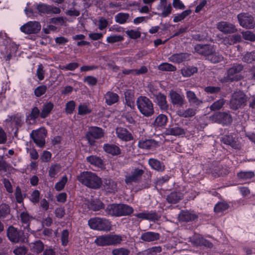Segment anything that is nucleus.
Instances as JSON below:
<instances>
[{
  "label": "nucleus",
  "mask_w": 255,
  "mask_h": 255,
  "mask_svg": "<svg viewBox=\"0 0 255 255\" xmlns=\"http://www.w3.org/2000/svg\"><path fill=\"white\" fill-rule=\"evenodd\" d=\"M192 12L191 9H187L182 11L180 13H178L174 15L173 21L174 22H178L183 20L186 16L190 15Z\"/></svg>",
  "instance_id": "f704fd0d"
},
{
  "label": "nucleus",
  "mask_w": 255,
  "mask_h": 255,
  "mask_svg": "<svg viewBox=\"0 0 255 255\" xmlns=\"http://www.w3.org/2000/svg\"><path fill=\"white\" fill-rule=\"evenodd\" d=\"M217 27L219 31L224 34H230L237 31L236 27L232 23L222 21L217 24Z\"/></svg>",
  "instance_id": "ddd939ff"
},
{
  "label": "nucleus",
  "mask_w": 255,
  "mask_h": 255,
  "mask_svg": "<svg viewBox=\"0 0 255 255\" xmlns=\"http://www.w3.org/2000/svg\"><path fill=\"white\" fill-rule=\"evenodd\" d=\"M197 71V69L195 67H186L181 70V73L183 76L188 77L191 76Z\"/></svg>",
  "instance_id": "79ce46f5"
},
{
  "label": "nucleus",
  "mask_w": 255,
  "mask_h": 255,
  "mask_svg": "<svg viewBox=\"0 0 255 255\" xmlns=\"http://www.w3.org/2000/svg\"><path fill=\"white\" fill-rule=\"evenodd\" d=\"M136 105L138 110L143 116L148 117L154 114L153 104L147 97L141 96L138 98Z\"/></svg>",
  "instance_id": "7ed1b4c3"
},
{
  "label": "nucleus",
  "mask_w": 255,
  "mask_h": 255,
  "mask_svg": "<svg viewBox=\"0 0 255 255\" xmlns=\"http://www.w3.org/2000/svg\"><path fill=\"white\" fill-rule=\"evenodd\" d=\"M123 40L124 37L120 35H111L107 37V42L110 43L122 41Z\"/></svg>",
  "instance_id": "5fc2aeb1"
},
{
  "label": "nucleus",
  "mask_w": 255,
  "mask_h": 255,
  "mask_svg": "<svg viewBox=\"0 0 255 255\" xmlns=\"http://www.w3.org/2000/svg\"><path fill=\"white\" fill-rule=\"evenodd\" d=\"M156 102L161 110H166L168 109V105L166 101V97L163 94L159 93L156 95Z\"/></svg>",
  "instance_id": "a211bd4d"
},
{
  "label": "nucleus",
  "mask_w": 255,
  "mask_h": 255,
  "mask_svg": "<svg viewBox=\"0 0 255 255\" xmlns=\"http://www.w3.org/2000/svg\"><path fill=\"white\" fill-rule=\"evenodd\" d=\"M41 29V25L37 21H29L20 27V31L27 34H34Z\"/></svg>",
  "instance_id": "1a4fd4ad"
},
{
  "label": "nucleus",
  "mask_w": 255,
  "mask_h": 255,
  "mask_svg": "<svg viewBox=\"0 0 255 255\" xmlns=\"http://www.w3.org/2000/svg\"><path fill=\"white\" fill-rule=\"evenodd\" d=\"M136 217L139 218L147 219L149 220H154L156 219L157 216L153 212H143L137 214Z\"/></svg>",
  "instance_id": "ea45409f"
},
{
  "label": "nucleus",
  "mask_w": 255,
  "mask_h": 255,
  "mask_svg": "<svg viewBox=\"0 0 255 255\" xmlns=\"http://www.w3.org/2000/svg\"><path fill=\"white\" fill-rule=\"evenodd\" d=\"M76 103L74 101H69L66 104L65 112L67 114H71L73 112Z\"/></svg>",
  "instance_id": "6e6d98bb"
},
{
  "label": "nucleus",
  "mask_w": 255,
  "mask_h": 255,
  "mask_svg": "<svg viewBox=\"0 0 255 255\" xmlns=\"http://www.w3.org/2000/svg\"><path fill=\"white\" fill-rule=\"evenodd\" d=\"M166 131L168 134L173 135H180L185 134L184 130L178 127L168 128Z\"/></svg>",
  "instance_id": "58836bf2"
},
{
  "label": "nucleus",
  "mask_w": 255,
  "mask_h": 255,
  "mask_svg": "<svg viewBox=\"0 0 255 255\" xmlns=\"http://www.w3.org/2000/svg\"><path fill=\"white\" fill-rule=\"evenodd\" d=\"M22 233L18 231L13 227L8 228L7 231V235L9 240L13 243L24 242V239L22 237Z\"/></svg>",
  "instance_id": "9b49d317"
},
{
  "label": "nucleus",
  "mask_w": 255,
  "mask_h": 255,
  "mask_svg": "<svg viewBox=\"0 0 255 255\" xmlns=\"http://www.w3.org/2000/svg\"><path fill=\"white\" fill-rule=\"evenodd\" d=\"M182 194L179 192H173L168 196L167 200L168 202L175 204L178 202L182 197Z\"/></svg>",
  "instance_id": "c9c22d12"
},
{
  "label": "nucleus",
  "mask_w": 255,
  "mask_h": 255,
  "mask_svg": "<svg viewBox=\"0 0 255 255\" xmlns=\"http://www.w3.org/2000/svg\"><path fill=\"white\" fill-rule=\"evenodd\" d=\"M88 207L94 211H98L103 207V204L100 200H96L90 202Z\"/></svg>",
  "instance_id": "a18cd8bd"
},
{
  "label": "nucleus",
  "mask_w": 255,
  "mask_h": 255,
  "mask_svg": "<svg viewBox=\"0 0 255 255\" xmlns=\"http://www.w3.org/2000/svg\"><path fill=\"white\" fill-rule=\"evenodd\" d=\"M207 58L213 63H217L221 61L223 59V57L217 53H212L210 54Z\"/></svg>",
  "instance_id": "bf43d9fd"
},
{
  "label": "nucleus",
  "mask_w": 255,
  "mask_h": 255,
  "mask_svg": "<svg viewBox=\"0 0 255 255\" xmlns=\"http://www.w3.org/2000/svg\"><path fill=\"white\" fill-rule=\"evenodd\" d=\"M129 20V14L128 13L121 12L115 16L116 22L123 24L128 22Z\"/></svg>",
  "instance_id": "c756f323"
},
{
  "label": "nucleus",
  "mask_w": 255,
  "mask_h": 255,
  "mask_svg": "<svg viewBox=\"0 0 255 255\" xmlns=\"http://www.w3.org/2000/svg\"><path fill=\"white\" fill-rule=\"evenodd\" d=\"M78 114L85 115L91 112V108L86 104H81L78 106Z\"/></svg>",
  "instance_id": "de8ad7c7"
},
{
  "label": "nucleus",
  "mask_w": 255,
  "mask_h": 255,
  "mask_svg": "<svg viewBox=\"0 0 255 255\" xmlns=\"http://www.w3.org/2000/svg\"><path fill=\"white\" fill-rule=\"evenodd\" d=\"M78 181L85 186L93 189L100 188L102 181L96 173L91 171H83L77 176Z\"/></svg>",
  "instance_id": "f257e3e1"
},
{
  "label": "nucleus",
  "mask_w": 255,
  "mask_h": 255,
  "mask_svg": "<svg viewBox=\"0 0 255 255\" xmlns=\"http://www.w3.org/2000/svg\"><path fill=\"white\" fill-rule=\"evenodd\" d=\"M110 245L120 244L123 240V237L118 235H108Z\"/></svg>",
  "instance_id": "c03bdc74"
},
{
  "label": "nucleus",
  "mask_w": 255,
  "mask_h": 255,
  "mask_svg": "<svg viewBox=\"0 0 255 255\" xmlns=\"http://www.w3.org/2000/svg\"><path fill=\"white\" fill-rule=\"evenodd\" d=\"M167 120L168 119L166 116L160 114L155 118L154 125L156 127L164 126L166 124Z\"/></svg>",
  "instance_id": "72a5a7b5"
},
{
  "label": "nucleus",
  "mask_w": 255,
  "mask_h": 255,
  "mask_svg": "<svg viewBox=\"0 0 255 255\" xmlns=\"http://www.w3.org/2000/svg\"><path fill=\"white\" fill-rule=\"evenodd\" d=\"M35 7L38 12L41 13H49L50 10V7L45 4H37Z\"/></svg>",
  "instance_id": "13d9d810"
},
{
  "label": "nucleus",
  "mask_w": 255,
  "mask_h": 255,
  "mask_svg": "<svg viewBox=\"0 0 255 255\" xmlns=\"http://www.w3.org/2000/svg\"><path fill=\"white\" fill-rule=\"evenodd\" d=\"M143 173L144 169L142 167L132 168L127 173L126 176V183L128 184L138 181L141 178Z\"/></svg>",
  "instance_id": "0eeeda50"
},
{
  "label": "nucleus",
  "mask_w": 255,
  "mask_h": 255,
  "mask_svg": "<svg viewBox=\"0 0 255 255\" xmlns=\"http://www.w3.org/2000/svg\"><path fill=\"white\" fill-rule=\"evenodd\" d=\"M105 99L106 104L111 106L116 103L119 99L118 95L113 92L109 91L105 95Z\"/></svg>",
  "instance_id": "6ab92c4d"
},
{
  "label": "nucleus",
  "mask_w": 255,
  "mask_h": 255,
  "mask_svg": "<svg viewBox=\"0 0 255 255\" xmlns=\"http://www.w3.org/2000/svg\"><path fill=\"white\" fill-rule=\"evenodd\" d=\"M46 133L45 128H40L37 130H33L30 133V136L37 145L42 147L45 145Z\"/></svg>",
  "instance_id": "6e6552de"
},
{
  "label": "nucleus",
  "mask_w": 255,
  "mask_h": 255,
  "mask_svg": "<svg viewBox=\"0 0 255 255\" xmlns=\"http://www.w3.org/2000/svg\"><path fill=\"white\" fill-rule=\"evenodd\" d=\"M189 59V55L187 53L175 54L171 56L169 58L170 61L175 63H181L188 60Z\"/></svg>",
  "instance_id": "5701e85b"
},
{
  "label": "nucleus",
  "mask_w": 255,
  "mask_h": 255,
  "mask_svg": "<svg viewBox=\"0 0 255 255\" xmlns=\"http://www.w3.org/2000/svg\"><path fill=\"white\" fill-rule=\"evenodd\" d=\"M116 133L118 137L125 141H128L132 139V136L126 128H118L116 130Z\"/></svg>",
  "instance_id": "f3484780"
},
{
  "label": "nucleus",
  "mask_w": 255,
  "mask_h": 255,
  "mask_svg": "<svg viewBox=\"0 0 255 255\" xmlns=\"http://www.w3.org/2000/svg\"><path fill=\"white\" fill-rule=\"evenodd\" d=\"M157 11L154 14L161 17L169 16L172 13L173 8L171 4L167 0H160L156 7Z\"/></svg>",
  "instance_id": "39448f33"
},
{
  "label": "nucleus",
  "mask_w": 255,
  "mask_h": 255,
  "mask_svg": "<svg viewBox=\"0 0 255 255\" xmlns=\"http://www.w3.org/2000/svg\"><path fill=\"white\" fill-rule=\"evenodd\" d=\"M95 243L100 246H109V236H100L95 240Z\"/></svg>",
  "instance_id": "4c0bfd02"
},
{
  "label": "nucleus",
  "mask_w": 255,
  "mask_h": 255,
  "mask_svg": "<svg viewBox=\"0 0 255 255\" xmlns=\"http://www.w3.org/2000/svg\"><path fill=\"white\" fill-rule=\"evenodd\" d=\"M148 164L152 169L158 171H162L164 170L163 164L156 159L153 158L149 159Z\"/></svg>",
  "instance_id": "cd10ccee"
},
{
  "label": "nucleus",
  "mask_w": 255,
  "mask_h": 255,
  "mask_svg": "<svg viewBox=\"0 0 255 255\" xmlns=\"http://www.w3.org/2000/svg\"><path fill=\"white\" fill-rule=\"evenodd\" d=\"M243 60L247 63H252L255 61V52H247L243 56Z\"/></svg>",
  "instance_id": "864d4df0"
},
{
  "label": "nucleus",
  "mask_w": 255,
  "mask_h": 255,
  "mask_svg": "<svg viewBox=\"0 0 255 255\" xmlns=\"http://www.w3.org/2000/svg\"><path fill=\"white\" fill-rule=\"evenodd\" d=\"M69 233L67 230H64L62 233L61 241L63 246H65L68 243Z\"/></svg>",
  "instance_id": "774afa93"
},
{
  "label": "nucleus",
  "mask_w": 255,
  "mask_h": 255,
  "mask_svg": "<svg viewBox=\"0 0 255 255\" xmlns=\"http://www.w3.org/2000/svg\"><path fill=\"white\" fill-rule=\"evenodd\" d=\"M103 186L104 189L109 192H114L117 190V183L111 179H105Z\"/></svg>",
  "instance_id": "b1692460"
},
{
  "label": "nucleus",
  "mask_w": 255,
  "mask_h": 255,
  "mask_svg": "<svg viewBox=\"0 0 255 255\" xmlns=\"http://www.w3.org/2000/svg\"><path fill=\"white\" fill-rule=\"evenodd\" d=\"M120 216L130 214L133 212V209L127 205H120Z\"/></svg>",
  "instance_id": "09e8293b"
},
{
  "label": "nucleus",
  "mask_w": 255,
  "mask_h": 255,
  "mask_svg": "<svg viewBox=\"0 0 255 255\" xmlns=\"http://www.w3.org/2000/svg\"><path fill=\"white\" fill-rule=\"evenodd\" d=\"M151 17H152L151 16H150L149 17H148V16L137 17L133 19V22L135 24H138L142 23V22H146L148 19H151Z\"/></svg>",
  "instance_id": "338daca9"
},
{
  "label": "nucleus",
  "mask_w": 255,
  "mask_h": 255,
  "mask_svg": "<svg viewBox=\"0 0 255 255\" xmlns=\"http://www.w3.org/2000/svg\"><path fill=\"white\" fill-rule=\"evenodd\" d=\"M213 122L221 123L223 125H228L232 122L231 116L225 113H219L214 115L212 117Z\"/></svg>",
  "instance_id": "4468645a"
},
{
  "label": "nucleus",
  "mask_w": 255,
  "mask_h": 255,
  "mask_svg": "<svg viewBox=\"0 0 255 255\" xmlns=\"http://www.w3.org/2000/svg\"><path fill=\"white\" fill-rule=\"evenodd\" d=\"M186 97L189 102L191 104L199 106L202 103V101L198 99L195 94L191 91H187Z\"/></svg>",
  "instance_id": "393cba45"
},
{
  "label": "nucleus",
  "mask_w": 255,
  "mask_h": 255,
  "mask_svg": "<svg viewBox=\"0 0 255 255\" xmlns=\"http://www.w3.org/2000/svg\"><path fill=\"white\" fill-rule=\"evenodd\" d=\"M87 161L90 164L98 167H103L104 164L102 160L95 155H91L86 158Z\"/></svg>",
  "instance_id": "bb28decb"
},
{
  "label": "nucleus",
  "mask_w": 255,
  "mask_h": 255,
  "mask_svg": "<svg viewBox=\"0 0 255 255\" xmlns=\"http://www.w3.org/2000/svg\"><path fill=\"white\" fill-rule=\"evenodd\" d=\"M244 38L247 40L255 41V35L249 31H247L242 33Z\"/></svg>",
  "instance_id": "69168bd1"
},
{
  "label": "nucleus",
  "mask_w": 255,
  "mask_h": 255,
  "mask_svg": "<svg viewBox=\"0 0 255 255\" xmlns=\"http://www.w3.org/2000/svg\"><path fill=\"white\" fill-rule=\"evenodd\" d=\"M172 4L175 9L183 10L185 8L184 4L180 0H173Z\"/></svg>",
  "instance_id": "0e129e2a"
},
{
  "label": "nucleus",
  "mask_w": 255,
  "mask_h": 255,
  "mask_svg": "<svg viewBox=\"0 0 255 255\" xmlns=\"http://www.w3.org/2000/svg\"><path fill=\"white\" fill-rule=\"evenodd\" d=\"M229 207L228 204L224 202L217 203L215 207V212L218 213H222L226 210Z\"/></svg>",
  "instance_id": "8fccbe9b"
},
{
  "label": "nucleus",
  "mask_w": 255,
  "mask_h": 255,
  "mask_svg": "<svg viewBox=\"0 0 255 255\" xmlns=\"http://www.w3.org/2000/svg\"><path fill=\"white\" fill-rule=\"evenodd\" d=\"M196 215L191 214L189 211H182L179 215L180 220L183 221H190L196 218Z\"/></svg>",
  "instance_id": "473e14b6"
},
{
  "label": "nucleus",
  "mask_w": 255,
  "mask_h": 255,
  "mask_svg": "<svg viewBox=\"0 0 255 255\" xmlns=\"http://www.w3.org/2000/svg\"><path fill=\"white\" fill-rule=\"evenodd\" d=\"M90 227L93 230L109 231L111 229V223L106 219L94 218L88 221Z\"/></svg>",
  "instance_id": "20e7f679"
},
{
  "label": "nucleus",
  "mask_w": 255,
  "mask_h": 255,
  "mask_svg": "<svg viewBox=\"0 0 255 255\" xmlns=\"http://www.w3.org/2000/svg\"><path fill=\"white\" fill-rule=\"evenodd\" d=\"M153 144V141L150 139L140 140L138 142L139 147L145 149H150Z\"/></svg>",
  "instance_id": "49530a36"
},
{
  "label": "nucleus",
  "mask_w": 255,
  "mask_h": 255,
  "mask_svg": "<svg viewBox=\"0 0 255 255\" xmlns=\"http://www.w3.org/2000/svg\"><path fill=\"white\" fill-rule=\"evenodd\" d=\"M104 132L103 130L98 127H92L86 134V137L87 138L90 144H93L94 141L93 138H100L103 136Z\"/></svg>",
  "instance_id": "f8f14e48"
},
{
  "label": "nucleus",
  "mask_w": 255,
  "mask_h": 255,
  "mask_svg": "<svg viewBox=\"0 0 255 255\" xmlns=\"http://www.w3.org/2000/svg\"><path fill=\"white\" fill-rule=\"evenodd\" d=\"M120 205L111 204L107 206V213L112 216H120Z\"/></svg>",
  "instance_id": "a878e982"
},
{
  "label": "nucleus",
  "mask_w": 255,
  "mask_h": 255,
  "mask_svg": "<svg viewBox=\"0 0 255 255\" xmlns=\"http://www.w3.org/2000/svg\"><path fill=\"white\" fill-rule=\"evenodd\" d=\"M196 114V110L193 108H189L185 111L178 110L177 114L178 116L184 118H188L194 116Z\"/></svg>",
  "instance_id": "e433bc0d"
},
{
  "label": "nucleus",
  "mask_w": 255,
  "mask_h": 255,
  "mask_svg": "<svg viewBox=\"0 0 255 255\" xmlns=\"http://www.w3.org/2000/svg\"><path fill=\"white\" fill-rule=\"evenodd\" d=\"M169 95L171 102L173 105L180 107L183 106L185 102L183 95H181L173 90L170 91Z\"/></svg>",
  "instance_id": "dca6fc26"
},
{
  "label": "nucleus",
  "mask_w": 255,
  "mask_h": 255,
  "mask_svg": "<svg viewBox=\"0 0 255 255\" xmlns=\"http://www.w3.org/2000/svg\"><path fill=\"white\" fill-rule=\"evenodd\" d=\"M225 104L224 99H220L214 103L210 107L211 110L216 111L220 110Z\"/></svg>",
  "instance_id": "4d7b16f0"
},
{
  "label": "nucleus",
  "mask_w": 255,
  "mask_h": 255,
  "mask_svg": "<svg viewBox=\"0 0 255 255\" xmlns=\"http://www.w3.org/2000/svg\"><path fill=\"white\" fill-rule=\"evenodd\" d=\"M46 86H39L35 89L34 94L37 97H40L46 92Z\"/></svg>",
  "instance_id": "052dcab7"
},
{
  "label": "nucleus",
  "mask_w": 255,
  "mask_h": 255,
  "mask_svg": "<svg viewBox=\"0 0 255 255\" xmlns=\"http://www.w3.org/2000/svg\"><path fill=\"white\" fill-rule=\"evenodd\" d=\"M127 34L132 39H136L140 36V32L137 30H129L126 31Z\"/></svg>",
  "instance_id": "e2e57ef3"
},
{
  "label": "nucleus",
  "mask_w": 255,
  "mask_h": 255,
  "mask_svg": "<svg viewBox=\"0 0 255 255\" xmlns=\"http://www.w3.org/2000/svg\"><path fill=\"white\" fill-rule=\"evenodd\" d=\"M141 238L144 241L151 242L157 240L159 235L157 233L148 232L142 234Z\"/></svg>",
  "instance_id": "7c9ffc66"
},
{
  "label": "nucleus",
  "mask_w": 255,
  "mask_h": 255,
  "mask_svg": "<svg viewBox=\"0 0 255 255\" xmlns=\"http://www.w3.org/2000/svg\"><path fill=\"white\" fill-rule=\"evenodd\" d=\"M243 70L241 65H234L228 71V76L229 80H237L241 78L239 73Z\"/></svg>",
  "instance_id": "2eb2a0df"
},
{
  "label": "nucleus",
  "mask_w": 255,
  "mask_h": 255,
  "mask_svg": "<svg viewBox=\"0 0 255 255\" xmlns=\"http://www.w3.org/2000/svg\"><path fill=\"white\" fill-rule=\"evenodd\" d=\"M158 69L162 71H174L176 70L175 66L168 63H163L158 66Z\"/></svg>",
  "instance_id": "603ef678"
},
{
  "label": "nucleus",
  "mask_w": 255,
  "mask_h": 255,
  "mask_svg": "<svg viewBox=\"0 0 255 255\" xmlns=\"http://www.w3.org/2000/svg\"><path fill=\"white\" fill-rule=\"evenodd\" d=\"M255 173L253 171H241L238 173V178L243 181H248L251 179L254 178Z\"/></svg>",
  "instance_id": "2f4dec72"
},
{
  "label": "nucleus",
  "mask_w": 255,
  "mask_h": 255,
  "mask_svg": "<svg viewBox=\"0 0 255 255\" xmlns=\"http://www.w3.org/2000/svg\"><path fill=\"white\" fill-rule=\"evenodd\" d=\"M241 40V36L239 35H236L234 36H229L227 37H226L224 39V42L225 44L231 45L239 42Z\"/></svg>",
  "instance_id": "a19ab883"
},
{
  "label": "nucleus",
  "mask_w": 255,
  "mask_h": 255,
  "mask_svg": "<svg viewBox=\"0 0 255 255\" xmlns=\"http://www.w3.org/2000/svg\"><path fill=\"white\" fill-rule=\"evenodd\" d=\"M53 108L54 104L52 102H49L45 103L40 112V117L42 119L46 118L50 115Z\"/></svg>",
  "instance_id": "aec40b11"
},
{
  "label": "nucleus",
  "mask_w": 255,
  "mask_h": 255,
  "mask_svg": "<svg viewBox=\"0 0 255 255\" xmlns=\"http://www.w3.org/2000/svg\"><path fill=\"white\" fill-rule=\"evenodd\" d=\"M195 50L201 54L207 55V57L213 53V47L210 45H198L195 47Z\"/></svg>",
  "instance_id": "4be33fe9"
},
{
  "label": "nucleus",
  "mask_w": 255,
  "mask_h": 255,
  "mask_svg": "<svg viewBox=\"0 0 255 255\" xmlns=\"http://www.w3.org/2000/svg\"><path fill=\"white\" fill-rule=\"evenodd\" d=\"M78 64L77 63H70L66 65L59 66V68L63 70H74L77 68Z\"/></svg>",
  "instance_id": "680f3d73"
},
{
  "label": "nucleus",
  "mask_w": 255,
  "mask_h": 255,
  "mask_svg": "<svg viewBox=\"0 0 255 255\" xmlns=\"http://www.w3.org/2000/svg\"><path fill=\"white\" fill-rule=\"evenodd\" d=\"M103 148L105 152L112 155H117L121 153L120 147L115 144H106Z\"/></svg>",
  "instance_id": "412c9836"
},
{
  "label": "nucleus",
  "mask_w": 255,
  "mask_h": 255,
  "mask_svg": "<svg viewBox=\"0 0 255 255\" xmlns=\"http://www.w3.org/2000/svg\"><path fill=\"white\" fill-rule=\"evenodd\" d=\"M61 170V166L58 164L51 166L49 170V175L51 178H55Z\"/></svg>",
  "instance_id": "37998d69"
},
{
  "label": "nucleus",
  "mask_w": 255,
  "mask_h": 255,
  "mask_svg": "<svg viewBox=\"0 0 255 255\" xmlns=\"http://www.w3.org/2000/svg\"><path fill=\"white\" fill-rule=\"evenodd\" d=\"M30 249L31 252L36 254H39L43 251L44 245L40 241H36L30 244Z\"/></svg>",
  "instance_id": "c85d7f7f"
},
{
  "label": "nucleus",
  "mask_w": 255,
  "mask_h": 255,
  "mask_svg": "<svg viewBox=\"0 0 255 255\" xmlns=\"http://www.w3.org/2000/svg\"><path fill=\"white\" fill-rule=\"evenodd\" d=\"M240 24L243 27L252 28L255 25L253 17L248 13H241L238 15Z\"/></svg>",
  "instance_id": "9d476101"
},
{
  "label": "nucleus",
  "mask_w": 255,
  "mask_h": 255,
  "mask_svg": "<svg viewBox=\"0 0 255 255\" xmlns=\"http://www.w3.org/2000/svg\"><path fill=\"white\" fill-rule=\"evenodd\" d=\"M17 49L16 45L7 37L5 33H0V51L7 60L11 58Z\"/></svg>",
  "instance_id": "f03ea898"
},
{
  "label": "nucleus",
  "mask_w": 255,
  "mask_h": 255,
  "mask_svg": "<svg viewBox=\"0 0 255 255\" xmlns=\"http://www.w3.org/2000/svg\"><path fill=\"white\" fill-rule=\"evenodd\" d=\"M67 182V177L66 176H64L62 177L61 180L58 182L55 185V189L60 191L64 189L65 184Z\"/></svg>",
  "instance_id": "3c124183"
},
{
  "label": "nucleus",
  "mask_w": 255,
  "mask_h": 255,
  "mask_svg": "<svg viewBox=\"0 0 255 255\" xmlns=\"http://www.w3.org/2000/svg\"><path fill=\"white\" fill-rule=\"evenodd\" d=\"M247 99L245 94L242 91L234 93L230 101L231 108L238 109L246 103Z\"/></svg>",
  "instance_id": "423d86ee"
}]
</instances>
